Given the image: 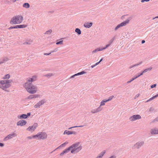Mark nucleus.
<instances>
[{"instance_id": "f257e3e1", "label": "nucleus", "mask_w": 158, "mask_h": 158, "mask_svg": "<svg viewBox=\"0 0 158 158\" xmlns=\"http://www.w3.org/2000/svg\"><path fill=\"white\" fill-rule=\"evenodd\" d=\"M23 86L27 92L30 94L35 93L37 91V87L28 82H26L24 84Z\"/></svg>"}, {"instance_id": "f03ea898", "label": "nucleus", "mask_w": 158, "mask_h": 158, "mask_svg": "<svg viewBox=\"0 0 158 158\" xmlns=\"http://www.w3.org/2000/svg\"><path fill=\"white\" fill-rule=\"evenodd\" d=\"M72 153H75L78 152L82 148L81 146L80 145L79 143H77L73 144L70 147Z\"/></svg>"}, {"instance_id": "7ed1b4c3", "label": "nucleus", "mask_w": 158, "mask_h": 158, "mask_svg": "<svg viewBox=\"0 0 158 158\" xmlns=\"http://www.w3.org/2000/svg\"><path fill=\"white\" fill-rule=\"evenodd\" d=\"M11 80L0 81V88L4 90L9 87L10 86Z\"/></svg>"}, {"instance_id": "20e7f679", "label": "nucleus", "mask_w": 158, "mask_h": 158, "mask_svg": "<svg viewBox=\"0 0 158 158\" xmlns=\"http://www.w3.org/2000/svg\"><path fill=\"white\" fill-rule=\"evenodd\" d=\"M23 20V17L21 15L14 17L11 19L10 23L11 24H17L21 23Z\"/></svg>"}, {"instance_id": "39448f33", "label": "nucleus", "mask_w": 158, "mask_h": 158, "mask_svg": "<svg viewBox=\"0 0 158 158\" xmlns=\"http://www.w3.org/2000/svg\"><path fill=\"white\" fill-rule=\"evenodd\" d=\"M47 134L45 132H40L33 135V138L36 140L44 139L47 138Z\"/></svg>"}, {"instance_id": "423d86ee", "label": "nucleus", "mask_w": 158, "mask_h": 158, "mask_svg": "<svg viewBox=\"0 0 158 158\" xmlns=\"http://www.w3.org/2000/svg\"><path fill=\"white\" fill-rule=\"evenodd\" d=\"M141 116L138 114L132 116L130 118V120L131 121H134L135 120L140 119Z\"/></svg>"}, {"instance_id": "0eeeda50", "label": "nucleus", "mask_w": 158, "mask_h": 158, "mask_svg": "<svg viewBox=\"0 0 158 158\" xmlns=\"http://www.w3.org/2000/svg\"><path fill=\"white\" fill-rule=\"evenodd\" d=\"M37 78V76L36 75H34L32 76L31 77H29L27 79V81L29 83H31L34 81H35L36 80Z\"/></svg>"}, {"instance_id": "6e6552de", "label": "nucleus", "mask_w": 158, "mask_h": 158, "mask_svg": "<svg viewBox=\"0 0 158 158\" xmlns=\"http://www.w3.org/2000/svg\"><path fill=\"white\" fill-rule=\"evenodd\" d=\"M37 127L36 124H34L31 126H29L27 129V130L32 132L34 131Z\"/></svg>"}, {"instance_id": "1a4fd4ad", "label": "nucleus", "mask_w": 158, "mask_h": 158, "mask_svg": "<svg viewBox=\"0 0 158 158\" xmlns=\"http://www.w3.org/2000/svg\"><path fill=\"white\" fill-rule=\"evenodd\" d=\"M27 123V122L24 120H20L17 122V125L18 126H22L26 125Z\"/></svg>"}, {"instance_id": "9d476101", "label": "nucleus", "mask_w": 158, "mask_h": 158, "mask_svg": "<svg viewBox=\"0 0 158 158\" xmlns=\"http://www.w3.org/2000/svg\"><path fill=\"white\" fill-rule=\"evenodd\" d=\"M45 102L44 100H42L38 102L34 106L35 108L39 107L40 106L44 104Z\"/></svg>"}, {"instance_id": "9b49d317", "label": "nucleus", "mask_w": 158, "mask_h": 158, "mask_svg": "<svg viewBox=\"0 0 158 158\" xmlns=\"http://www.w3.org/2000/svg\"><path fill=\"white\" fill-rule=\"evenodd\" d=\"M143 143L144 142L143 141L138 142L135 145L134 147L136 148H139L142 146L143 145Z\"/></svg>"}, {"instance_id": "f8f14e48", "label": "nucleus", "mask_w": 158, "mask_h": 158, "mask_svg": "<svg viewBox=\"0 0 158 158\" xmlns=\"http://www.w3.org/2000/svg\"><path fill=\"white\" fill-rule=\"evenodd\" d=\"M16 135L15 133H13L9 135L5 138L4 140H6L9 139H11L12 137L15 136Z\"/></svg>"}, {"instance_id": "ddd939ff", "label": "nucleus", "mask_w": 158, "mask_h": 158, "mask_svg": "<svg viewBox=\"0 0 158 158\" xmlns=\"http://www.w3.org/2000/svg\"><path fill=\"white\" fill-rule=\"evenodd\" d=\"M131 18H129L128 19H127L125 21L122 22L121 23L122 25V26H126L127 24H128L130 20H131Z\"/></svg>"}, {"instance_id": "4468645a", "label": "nucleus", "mask_w": 158, "mask_h": 158, "mask_svg": "<svg viewBox=\"0 0 158 158\" xmlns=\"http://www.w3.org/2000/svg\"><path fill=\"white\" fill-rule=\"evenodd\" d=\"M102 110V108L99 106L98 108L96 109H94L91 110V112L92 113H97L101 110Z\"/></svg>"}, {"instance_id": "2eb2a0df", "label": "nucleus", "mask_w": 158, "mask_h": 158, "mask_svg": "<svg viewBox=\"0 0 158 158\" xmlns=\"http://www.w3.org/2000/svg\"><path fill=\"white\" fill-rule=\"evenodd\" d=\"M70 150H71L70 148V147L68 148L65 149L62 152L60 153V155L61 156L63 155L64 153H67Z\"/></svg>"}, {"instance_id": "dca6fc26", "label": "nucleus", "mask_w": 158, "mask_h": 158, "mask_svg": "<svg viewBox=\"0 0 158 158\" xmlns=\"http://www.w3.org/2000/svg\"><path fill=\"white\" fill-rule=\"evenodd\" d=\"M92 25V23H86L84 24V26L86 28H89Z\"/></svg>"}, {"instance_id": "f3484780", "label": "nucleus", "mask_w": 158, "mask_h": 158, "mask_svg": "<svg viewBox=\"0 0 158 158\" xmlns=\"http://www.w3.org/2000/svg\"><path fill=\"white\" fill-rule=\"evenodd\" d=\"M39 97V95L37 94H35V95H30L27 98L28 99H33L35 98H38Z\"/></svg>"}, {"instance_id": "a211bd4d", "label": "nucleus", "mask_w": 158, "mask_h": 158, "mask_svg": "<svg viewBox=\"0 0 158 158\" xmlns=\"http://www.w3.org/2000/svg\"><path fill=\"white\" fill-rule=\"evenodd\" d=\"M104 49H105V48H98L95 49L94 51H93L92 52V53L93 54H94L95 53L99 51H102Z\"/></svg>"}, {"instance_id": "6ab92c4d", "label": "nucleus", "mask_w": 158, "mask_h": 158, "mask_svg": "<svg viewBox=\"0 0 158 158\" xmlns=\"http://www.w3.org/2000/svg\"><path fill=\"white\" fill-rule=\"evenodd\" d=\"M151 133L152 134H158V129H152L151 131Z\"/></svg>"}, {"instance_id": "aec40b11", "label": "nucleus", "mask_w": 158, "mask_h": 158, "mask_svg": "<svg viewBox=\"0 0 158 158\" xmlns=\"http://www.w3.org/2000/svg\"><path fill=\"white\" fill-rule=\"evenodd\" d=\"M74 133V132L73 131H70L68 130H65L64 131V134H67L68 135H69L70 134H72Z\"/></svg>"}, {"instance_id": "412c9836", "label": "nucleus", "mask_w": 158, "mask_h": 158, "mask_svg": "<svg viewBox=\"0 0 158 158\" xmlns=\"http://www.w3.org/2000/svg\"><path fill=\"white\" fill-rule=\"evenodd\" d=\"M27 117V115L26 114H23L20 116H18V118L19 119L26 118Z\"/></svg>"}, {"instance_id": "4be33fe9", "label": "nucleus", "mask_w": 158, "mask_h": 158, "mask_svg": "<svg viewBox=\"0 0 158 158\" xmlns=\"http://www.w3.org/2000/svg\"><path fill=\"white\" fill-rule=\"evenodd\" d=\"M84 73H85V72H84V71H82L81 72H80V73H79L77 74H76L74 75H73V76H72L71 77V78H73V77L74 76H77V75H81V74H84Z\"/></svg>"}, {"instance_id": "5701e85b", "label": "nucleus", "mask_w": 158, "mask_h": 158, "mask_svg": "<svg viewBox=\"0 0 158 158\" xmlns=\"http://www.w3.org/2000/svg\"><path fill=\"white\" fill-rule=\"evenodd\" d=\"M10 75L9 74H7L5 75L2 77V79H9L10 77Z\"/></svg>"}, {"instance_id": "b1692460", "label": "nucleus", "mask_w": 158, "mask_h": 158, "mask_svg": "<svg viewBox=\"0 0 158 158\" xmlns=\"http://www.w3.org/2000/svg\"><path fill=\"white\" fill-rule=\"evenodd\" d=\"M16 28H25L27 27V25H16Z\"/></svg>"}, {"instance_id": "393cba45", "label": "nucleus", "mask_w": 158, "mask_h": 158, "mask_svg": "<svg viewBox=\"0 0 158 158\" xmlns=\"http://www.w3.org/2000/svg\"><path fill=\"white\" fill-rule=\"evenodd\" d=\"M152 69V67H150V68L144 69L143 71V73H145L148 71H151Z\"/></svg>"}, {"instance_id": "a878e982", "label": "nucleus", "mask_w": 158, "mask_h": 158, "mask_svg": "<svg viewBox=\"0 0 158 158\" xmlns=\"http://www.w3.org/2000/svg\"><path fill=\"white\" fill-rule=\"evenodd\" d=\"M23 6L25 8H28L30 7V5L29 4V3H24L23 5Z\"/></svg>"}, {"instance_id": "bb28decb", "label": "nucleus", "mask_w": 158, "mask_h": 158, "mask_svg": "<svg viewBox=\"0 0 158 158\" xmlns=\"http://www.w3.org/2000/svg\"><path fill=\"white\" fill-rule=\"evenodd\" d=\"M68 143V142H66L62 144H61L60 146L57 148L56 149H55V150L56 149L60 147H63L64 146L66 145ZM55 151V150H54Z\"/></svg>"}, {"instance_id": "cd10ccee", "label": "nucleus", "mask_w": 158, "mask_h": 158, "mask_svg": "<svg viewBox=\"0 0 158 158\" xmlns=\"http://www.w3.org/2000/svg\"><path fill=\"white\" fill-rule=\"evenodd\" d=\"M107 101L106 100H102L101 102L100 105L99 106L101 107V106H104L105 105V102H107Z\"/></svg>"}, {"instance_id": "c85d7f7f", "label": "nucleus", "mask_w": 158, "mask_h": 158, "mask_svg": "<svg viewBox=\"0 0 158 158\" xmlns=\"http://www.w3.org/2000/svg\"><path fill=\"white\" fill-rule=\"evenodd\" d=\"M157 97H158V94L157 95H155L154 96H153L152 98H150L147 101V102H148L150 101H151V100L154 99L156 98Z\"/></svg>"}, {"instance_id": "c756f323", "label": "nucleus", "mask_w": 158, "mask_h": 158, "mask_svg": "<svg viewBox=\"0 0 158 158\" xmlns=\"http://www.w3.org/2000/svg\"><path fill=\"white\" fill-rule=\"evenodd\" d=\"M75 31L77 33L78 35H80L81 33V31L79 28H76L75 30Z\"/></svg>"}, {"instance_id": "7c9ffc66", "label": "nucleus", "mask_w": 158, "mask_h": 158, "mask_svg": "<svg viewBox=\"0 0 158 158\" xmlns=\"http://www.w3.org/2000/svg\"><path fill=\"white\" fill-rule=\"evenodd\" d=\"M106 151L104 150L102 152L99 154V156L102 158L105 153Z\"/></svg>"}, {"instance_id": "2f4dec72", "label": "nucleus", "mask_w": 158, "mask_h": 158, "mask_svg": "<svg viewBox=\"0 0 158 158\" xmlns=\"http://www.w3.org/2000/svg\"><path fill=\"white\" fill-rule=\"evenodd\" d=\"M141 63H139V64H135L131 65V66H130L129 67V69H131L133 67H135V66H137L139 65Z\"/></svg>"}, {"instance_id": "473e14b6", "label": "nucleus", "mask_w": 158, "mask_h": 158, "mask_svg": "<svg viewBox=\"0 0 158 158\" xmlns=\"http://www.w3.org/2000/svg\"><path fill=\"white\" fill-rule=\"evenodd\" d=\"M122 27V25L121 23L119 24L115 28V30H116L117 29H118V28H119V27Z\"/></svg>"}, {"instance_id": "72a5a7b5", "label": "nucleus", "mask_w": 158, "mask_h": 158, "mask_svg": "<svg viewBox=\"0 0 158 158\" xmlns=\"http://www.w3.org/2000/svg\"><path fill=\"white\" fill-rule=\"evenodd\" d=\"M52 30H50L48 31H47L45 32V34H50L52 33Z\"/></svg>"}, {"instance_id": "f704fd0d", "label": "nucleus", "mask_w": 158, "mask_h": 158, "mask_svg": "<svg viewBox=\"0 0 158 158\" xmlns=\"http://www.w3.org/2000/svg\"><path fill=\"white\" fill-rule=\"evenodd\" d=\"M114 97L113 96H111L109 97L108 99L107 100H106L107 101V102H108L109 101H111Z\"/></svg>"}, {"instance_id": "c9c22d12", "label": "nucleus", "mask_w": 158, "mask_h": 158, "mask_svg": "<svg viewBox=\"0 0 158 158\" xmlns=\"http://www.w3.org/2000/svg\"><path fill=\"white\" fill-rule=\"evenodd\" d=\"M137 78V77H136V76L135 77H134L133 78H132V79L130 81H128L127 82V83H130L133 80H134L135 79H136Z\"/></svg>"}, {"instance_id": "e433bc0d", "label": "nucleus", "mask_w": 158, "mask_h": 158, "mask_svg": "<svg viewBox=\"0 0 158 158\" xmlns=\"http://www.w3.org/2000/svg\"><path fill=\"white\" fill-rule=\"evenodd\" d=\"M52 75L53 74L52 73H50L46 75H45V76L48 77H52Z\"/></svg>"}, {"instance_id": "4c0bfd02", "label": "nucleus", "mask_w": 158, "mask_h": 158, "mask_svg": "<svg viewBox=\"0 0 158 158\" xmlns=\"http://www.w3.org/2000/svg\"><path fill=\"white\" fill-rule=\"evenodd\" d=\"M63 44V40L60 41L59 42H57L56 43V44L57 45H58L59 44Z\"/></svg>"}, {"instance_id": "58836bf2", "label": "nucleus", "mask_w": 158, "mask_h": 158, "mask_svg": "<svg viewBox=\"0 0 158 158\" xmlns=\"http://www.w3.org/2000/svg\"><path fill=\"white\" fill-rule=\"evenodd\" d=\"M83 126H75L74 127H71L69 128V129H70L73 128H76V127H83Z\"/></svg>"}, {"instance_id": "ea45409f", "label": "nucleus", "mask_w": 158, "mask_h": 158, "mask_svg": "<svg viewBox=\"0 0 158 158\" xmlns=\"http://www.w3.org/2000/svg\"><path fill=\"white\" fill-rule=\"evenodd\" d=\"M112 41L110 44H107L106 45V47L103 48H105V49H106V48H107V47H108L109 46H110V44L112 43Z\"/></svg>"}, {"instance_id": "a19ab883", "label": "nucleus", "mask_w": 158, "mask_h": 158, "mask_svg": "<svg viewBox=\"0 0 158 158\" xmlns=\"http://www.w3.org/2000/svg\"><path fill=\"white\" fill-rule=\"evenodd\" d=\"M14 28H16V26H14V27H11L9 28V29H14Z\"/></svg>"}, {"instance_id": "79ce46f5", "label": "nucleus", "mask_w": 158, "mask_h": 158, "mask_svg": "<svg viewBox=\"0 0 158 158\" xmlns=\"http://www.w3.org/2000/svg\"><path fill=\"white\" fill-rule=\"evenodd\" d=\"M156 84H154V85H151V88H152L156 87Z\"/></svg>"}, {"instance_id": "37998d69", "label": "nucleus", "mask_w": 158, "mask_h": 158, "mask_svg": "<svg viewBox=\"0 0 158 158\" xmlns=\"http://www.w3.org/2000/svg\"><path fill=\"white\" fill-rule=\"evenodd\" d=\"M149 0H142L141 1V2H148Z\"/></svg>"}, {"instance_id": "c03bdc74", "label": "nucleus", "mask_w": 158, "mask_h": 158, "mask_svg": "<svg viewBox=\"0 0 158 158\" xmlns=\"http://www.w3.org/2000/svg\"><path fill=\"white\" fill-rule=\"evenodd\" d=\"M28 139H31L32 138H33V136H29L27 137Z\"/></svg>"}, {"instance_id": "a18cd8bd", "label": "nucleus", "mask_w": 158, "mask_h": 158, "mask_svg": "<svg viewBox=\"0 0 158 158\" xmlns=\"http://www.w3.org/2000/svg\"><path fill=\"white\" fill-rule=\"evenodd\" d=\"M109 158H116V157L115 156H110Z\"/></svg>"}, {"instance_id": "49530a36", "label": "nucleus", "mask_w": 158, "mask_h": 158, "mask_svg": "<svg viewBox=\"0 0 158 158\" xmlns=\"http://www.w3.org/2000/svg\"><path fill=\"white\" fill-rule=\"evenodd\" d=\"M30 44V43L28 42H25L23 44Z\"/></svg>"}, {"instance_id": "de8ad7c7", "label": "nucleus", "mask_w": 158, "mask_h": 158, "mask_svg": "<svg viewBox=\"0 0 158 158\" xmlns=\"http://www.w3.org/2000/svg\"><path fill=\"white\" fill-rule=\"evenodd\" d=\"M0 146L1 147H3V144L2 143H0Z\"/></svg>"}, {"instance_id": "09e8293b", "label": "nucleus", "mask_w": 158, "mask_h": 158, "mask_svg": "<svg viewBox=\"0 0 158 158\" xmlns=\"http://www.w3.org/2000/svg\"><path fill=\"white\" fill-rule=\"evenodd\" d=\"M96 65H95V64H94V65H92L91 66V67L93 68H94V67H95Z\"/></svg>"}, {"instance_id": "8fccbe9b", "label": "nucleus", "mask_w": 158, "mask_h": 158, "mask_svg": "<svg viewBox=\"0 0 158 158\" xmlns=\"http://www.w3.org/2000/svg\"><path fill=\"white\" fill-rule=\"evenodd\" d=\"M100 63V62H99H99H98L96 63L95 64V65H98V64H99V63Z\"/></svg>"}, {"instance_id": "3c124183", "label": "nucleus", "mask_w": 158, "mask_h": 158, "mask_svg": "<svg viewBox=\"0 0 158 158\" xmlns=\"http://www.w3.org/2000/svg\"><path fill=\"white\" fill-rule=\"evenodd\" d=\"M50 54H51V53H48H48H45L44 54V55H50Z\"/></svg>"}, {"instance_id": "603ef678", "label": "nucleus", "mask_w": 158, "mask_h": 158, "mask_svg": "<svg viewBox=\"0 0 158 158\" xmlns=\"http://www.w3.org/2000/svg\"><path fill=\"white\" fill-rule=\"evenodd\" d=\"M145 41L144 40H142V43L143 44L145 43Z\"/></svg>"}, {"instance_id": "864d4df0", "label": "nucleus", "mask_w": 158, "mask_h": 158, "mask_svg": "<svg viewBox=\"0 0 158 158\" xmlns=\"http://www.w3.org/2000/svg\"><path fill=\"white\" fill-rule=\"evenodd\" d=\"M31 114L30 113H28L27 114V116L28 115V116H30Z\"/></svg>"}, {"instance_id": "5fc2aeb1", "label": "nucleus", "mask_w": 158, "mask_h": 158, "mask_svg": "<svg viewBox=\"0 0 158 158\" xmlns=\"http://www.w3.org/2000/svg\"><path fill=\"white\" fill-rule=\"evenodd\" d=\"M140 76H141V75H140V74H139L138 76H136V77H137V78H138L139 77H140Z\"/></svg>"}, {"instance_id": "6e6d98bb", "label": "nucleus", "mask_w": 158, "mask_h": 158, "mask_svg": "<svg viewBox=\"0 0 158 158\" xmlns=\"http://www.w3.org/2000/svg\"><path fill=\"white\" fill-rule=\"evenodd\" d=\"M155 120L156 121H158V117L156 118Z\"/></svg>"}, {"instance_id": "4d7b16f0", "label": "nucleus", "mask_w": 158, "mask_h": 158, "mask_svg": "<svg viewBox=\"0 0 158 158\" xmlns=\"http://www.w3.org/2000/svg\"><path fill=\"white\" fill-rule=\"evenodd\" d=\"M155 120L156 121H158V117L156 118Z\"/></svg>"}, {"instance_id": "13d9d810", "label": "nucleus", "mask_w": 158, "mask_h": 158, "mask_svg": "<svg viewBox=\"0 0 158 158\" xmlns=\"http://www.w3.org/2000/svg\"><path fill=\"white\" fill-rule=\"evenodd\" d=\"M143 73H143V72H142L141 73H140V74L141 76V75H142Z\"/></svg>"}, {"instance_id": "bf43d9fd", "label": "nucleus", "mask_w": 158, "mask_h": 158, "mask_svg": "<svg viewBox=\"0 0 158 158\" xmlns=\"http://www.w3.org/2000/svg\"><path fill=\"white\" fill-rule=\"evenodd\" d=\"M102 58L99 61L100 62L101 61H102Z\"/></svg>"}, {"instance_id": "052dcab7", "label": "nucleus", "mask_w": 158, "mask_h": 158, "mask_svg": "<svg viewBox=\"0 0 158 158\" xmlns=\"http://www.w3.org/2000/svg\"><path fill=\"white\" fill-rule=\"evenodd\" d=\"M96 158H101L100 157V156H98Z\"/></svg>"}, {"instance_id": "680f3d73", "label": "nucleus", "mask_w": 158, "mask_h": 158, "mask_svg": "<svg viewBox=\"0 0 158 158\" xmlns=\"http://www.w3.org/2000/svg\"><path fill=\"white\" fill-rule=\"evenodd\" d=\"M3 63V62H0V64H1L2 63Z\"/></svg>"}, {"instance_id": "e2e57ef3", "label": "nucleus", "mask_w": 158, "mask_h": 158, "mask_svg": "<svg viewBox=\"0 0 158 158\" xmlns=\"http://www.w3.org/2000/svg\"><path fill=\"white\" fill-rule=\"evenodd\" d=\"M155 18H158V16L156 17Z\"/></svg>"}]
</instances>
